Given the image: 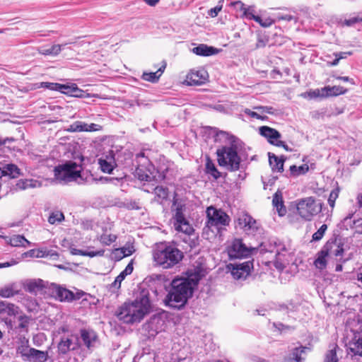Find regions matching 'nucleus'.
<instances>
[{"label": "nucleus", "mask_w": 362, "mask_h": 362, "mask_svg": "<svg viewBox=\"0 0 362 362\" xmlns=\"http://www.w3.org/2000/svg\"><path fill=\"white\" fill-rule=\"evenodd\" d=\"M61 45H53L50 47H41L38 48V52L43 55L56 56L62 51Z\"/></svg>", "instance_id": "nucleus-36"}, {"label": "nucleus", "mask_w": 362, "mask_h": 362, "mask_svg": "<svg viewBox=\"0 0 362 362\" xmlns=\"http://www.w3.org/2000/svg\"><path fill=\"white\" fill-rule=\"evenodd\" d=\"M327 229V226L326 224H323L320 226V228L313 235V240L319 241L324 236L325 231Z\"/></svg>", "instance_id": "nucleus-48"}, {"label": "nucleus", "mask_w": 362, "mask_h": 362, "mask_svg": "<svg viewBox=\"0 0 362 362\" xmlns=\"http://www.w3.org/2000/svg\"><path fill=\"white\" fill-rule=\"evenodd\" d=\"M18 293L16 284L13 283L0 288V297L10 298Z\"/></svg>", "instance_id": "nucleus-31"}, {"label": "nucleus", "mask_w": 362, "mask_h": 362, "mask_svg": "<svg viewBox=\"0 0 362 362\" xmlns=\"http://www.w3.org/2000/svg\"><path fill=\"white\" fill-rule=\"evenodd\" d=\"M272 204L276 208L279 216H282L286 214V209L284 206V202L281 192L278 191L274 194L272 199Z\"/></svg>", "instance_id": "nucleus-26"}, {"label": "nucleus", "mask_w": 362, "mask_h": 362, "mask_svg": "<svg viewBox=\"0 0 362 362\" xmlns=\"http://www.w3.org/2000/svg\"><path fill=\"white\" fill-rule=\"evenodd\" d=\"M297 211L301 218L310 221L322 211V204L317 203L312 197L301 199L297 204Z\"/></svg>", "instance_id": "nucleus-8"}, {"label": "nucleus", "mask_w": 362, "mask_h": 362, "mask_svg": "<svg viewBox=\"0 0 362 362\" xmlns=\"http://www.w3.org/2000/svg\"><path fill=\"white\" fill-rule=\"evenodd\" d=\"M255 248L247 247L241 239H234L228 247V254L230 259L247 257Z\"/></svg>", "instance_id": "nucleus-10"}, {"label": "nucleus", "mask_w": 362, "mask_h": 362, "mask_svg": "<svg viewBox=\"0 0 362 362\" xmlns=\"http://www.w3.org/2000/svg\"><path fill=\"white\" fill-rule=\"evenodd\" d=\"M328 257H340L344 253L343 245L336 241H328L322 247Z\"/></svg>", "instance_id": "nucleus-18"}, {"label": "nucleus", "mask_w": 362, "mask_h": 362, "mask_svg": "<svg viewBox=\"0 0 362 362\" xmlns=\"http://www.w3.org/2000/svg\"><path fill=\"white\" fill-rule=\"evenodd\" d=\"M238 226L246 233H255L258 229V223L255 219L247 214H242L238 218Z\"/></svg>", "instance_id": "nucleus-14"}, {"label": "nucleus", "mask_w": 362, "mask_h": 362, "mask_svg": "<svg viewBox=\"0 0 362 362\" xmlns=\"http://www.w3.org/2000/svg\"><path fill=\"white\" fill-rule=\"evenodd\" d=\"M155 312L151 317H162L164 311L155 309L149 300V292L143 289L132 302H125L119 308L117 317H144Z\"/></svg>", "instance_id": "nucleus-2"}, {"label": "nucleus", "mask_w": 362, "mask_h": 362, "mask_svg": "<svg viewBox=\"0 0 362 362\" xmlns=\"http://www.w3.org/2000/svg\"><path fill=\"white\" fill-rule=\"evenodd\" d=\"M71 96L76 98H87L89 96V94L80 89L77 85L74 83Z\"/></svg>", "instance_id": "nucleus-47"}, {"label": "nucleus", "mask_w": 362, "mask_h": 362, "mask_svg": "<svg viewBox=\"0 0 362 362\" xmlns=\"http://www.w3.org/2000/svg\"><path fill=\"white\" fill-rule=\"evenodd\" d=\"M132 271L133 266L132 262H130L127 264L126 268L115 278L114 282L112 284V286L115 288H119L122 281L127 275L132 274Z\"/></svg>", "instance_id": "nucleus-29"}, {"label": "nucleus", "mask_w": 362, "mask_h": 362, "mask_svg": "<svg viewBox=\"0 0 362 362\" xmlns=\"http://www.w3.org/2000/svg\"><path fill=\"white\" fill-rule=\"evenodd\" d=\"M208 73L204 69L191 71L186 77V83L189 86H200L207 81Z\"/></svg>", "instance_id": "nucleus-15"}, {"label": "nucleus", "mask_w": 362, "mask_h": 362, "mask_svg": "<svg viewBox=\"0 0 362 362\" xmlns=\"http://www.w3.org/2000/svg\"><path fill=\"white\" fill-rule=\"evenodd\" d=\"M337 346H334L333 349H331L325 354L324 362H339V358L337 356L336 352Z\"/></svg>", "instance_id": "nucleus-46"}, {"label": "nucleus", "mask_w": 362, "mask_h": 362, "mask_svg": "<svg viewBox=\"0 0 362 362\" xmlns=\"http://www.w3.org/2000/svg\"><path fill=\"white\" fill-rule=\"evenodd\" d=\"M233 6L235 7V8L236 9V11H240L242 13H244V11L246 10V8H247L242 1H235L234 2L233 4Z\"/></svg>", "instance_id": "nucleus-61"}, {"label": "nucleus", "mask_w": 362, "mask_h": 362, "mask_svg": "<svg viewBox=\"0 0 362 362\" xmlns=\"http://www.w3.org/2000/svg\"><path fill=\"white\" fill-rule=\"evenodd\" d=\"M91 248V247H88L86 250L71 248V254L74 255L88 256L90 257H94L96 256L103 257L104 255L105 250L102 249L93 251L90 250Z\"/></svg>", "instance_id": "nucleus-25"}, {"label": "nucleus", "mask_w": 362, "mask_h": 362, "mask_svg": "<svg viewBox=\"0 0 362 362\" xmlns=\"http://www.w3.org/2000/svg\"><path fill=\"white\" fill-rule=\"evenodd\" d=\"M141 318H112V320L110 321V324L111 326H115V329L119 333L120 331H124V328L119 327L117 329L116 326L117 325H120L122 322H125L127 324H133L134 322H140Z\"/></svg>", "instance_id": "nucleus-30"}, {"label": "nucleus", "mask_w": 362, "mask_h": 362, "mask_svg": "<svg viewBox=\"0 0 362 362\" xmlns=\"http://www.w3.org/2000/svg\"><path fill=\"white\" fill-rule=\"evenodd\" d=\"M199 278H179L171 282V288L167 296V304L175 308L183 307L189 298L192 296L193 290L197 285Z\"/></svg>", "instance_id": "nucleus-3"}, {"label": "nucleus", "mask_w": 362, "mask_h": 362, "mask_svg": "<svg viewBox=\"0 0 362 362\" xmlns=\"http://www.w3.org/2000/svg\"><path fill=\"white\" fill-rule=\"evenodd\" d=\"M64 218V214L62 212L52 213L49 216L48 221L51 224H54L56 222H60Z\"/></svg>", "instance_id": "nucleus-51"}, {"label": "nucleus", "mask_w": 362, "mask_h": 362, "mask_svg": "<svg viewBox=\"0 0 362 362\" xmlns=\"http://www.w3.org/2000/svg\"><path fill=\"white\" fill-rule=\"evenodd\" d=\"M32 349L33 348L23 344L17 348V354H20L23 360L28 361L30 357Z\"/></svg>", "instance_id": "nucleus-45"}, {"label": "nucleus", "mask_w": 362, "mask_h": 362, "mask_svg": "<svg viewBox=\"0 0 362 362\" xmlns=\"http://www.w3.org/2000/svg\"><path fill=\"white\" fill-rule=\"evenodd\" d=\"M155 193V200L159 203L162 204L163 201L166 200L168 197V189L167 187H164L163 186H157L154 189Z\"/></svg>", "instance_id": "nucleus-33"}, {"label": "nucleus", "mask_w": 362, "mask_h": 362, "mask_svg": "<svg viewBox=\"0 0 362 362\" xmlns=\"http://www.w3.org/2000/svg\"><path fill=\"white\" fill-rule=\"evenodd\" d=\"M153 257L156 264L163 269H170L182 259L183 253L173 245L160 243L153 250Z\"/></svg>", "instance_id": "nucleus-4"}, {"label": "nucleus", "mask_w": 362, "mask_h": 362, "mask_svg": "<svg viewBox=\"0 0 362 362\" xmlns=\"http://www.w3.org/2000/svg\"><path fill=\"white\" fill-rule=\"evenodd\" d=\"M59 84V83H58L41 82L38 88H43L51 90L58 91Z\"/></svg>", "instance_id": "nucleus-53"}, {"label": "nucleus", "mask_w": 362, "mask_h": 362, "mask_svg": "<svg viewBox=\"0 0 362 362\" xmlns=\"http://www.w3.org/2000/svg\"><path fill=\"white\" fill-rule=\"evenodd\" d=\"M81 338L83 340L84 345L88 349H90L93 346L97 340V335L93 330L81 329Z\"/></svg>", "instance_id": "nucleus-24"}, {"label": "nucleus", "mask_w": 362, "mask_h": 362, "mask_svg": "<svg viewBox=\"0 0 362 362\" xmlns=\"http://www.w3.org/2000/svg\"><path fill=\"white\" fill-rule=\"evenodd\" d=\"M255 110L259 111L261 113H273V108L269 106H257L254 107Z\"/></svg>", "instance_id": "nucleus-58"}, {"label": "nucleus", "mask_w": 362, "mask_h": 362, "mask_svg": "<svg viewBox=\"0 0 362 362\" xmlns=\"http://www.w3.org/2000/svg\"><path fill=\"white\" fill-rule=\"evenodd\" d=\"M19 313V308L16 305L5 301H0V315L16 317L18 315Z\"/></svg>", "instance_id": "nucleus-20"}, {"label": "nucleus", "mask_w": 362, "mask_h": 362, "mask_svg": "<svg viewBox=\"0 0 362 362\" xmlns=\"http://www.w3.org/2000/svg\"><path fill=\"white\" fill-rule=\"evenodd\" d=\"M276 260L274 262V266L275 267L279 269V270H282L284 269V264L281 262V259H280V252L276 250Z\"/></svg>", "instance_id": "nucleus-59"}, {"label": "nucleus", "mask_w": 362, "mask_h": 362, "mask_svg": "<svg viewBox=\"0 0 362 362\" xmlns=\"http://www.w3.org/2000/svg\"><path fill=\"white\" fill-rule=\"evenodd\" d=\"M346 324L353 332V337L347 344L348 349L354 355L362 356V320L349 318Z\"/></svg>", "instance_id": "nucleus-7"}, {"label": "nucleus", "mask_w": 362, "mask_h": 362, "mask_svg": "<svg viewBox=\"0 0 362 362\" xmlns=\"http://www.w3.org/2000/svg\"><path fill=\"white\" fill-rule=\"evenodd\" d=\"M254 21L260 24V25H262V27L264 28H267V27H269L270 25H271V22L269 21V20H266L264 21H263V20L262 19V18L259 16H256Z\"/></svg>", "instance_id": "nucleus-62"}, {"label": "nucleus", "mask_w": 362, "mask_h": 362, "mask_svg": "<svg viewBox=\"0 0 362 362\" xmlns=\"http://www.w3.org/2000/svg\"><path fill=\"white\" fill-rule=\"evenodd\" d=\"M47 291L48 295L62 302H71L78 300L83 295V293L78 292L74 293L69 289L54 283L49 284L47 286Z\"/></svg>", "instance_id": "nucleus-9"}, {"label": "nucleus", "mask_w": 362, "mask_h": 362, "mask_svg": "<svg viewBox=\"0 0 362 362\" xmlns=\"http://www.w3.org/2000/svg\"><path fill=\"white\" fill-rule=\"evenodd\" d=\"M134 252V249L133 246H129L127 247H124L122 248L116 249L114 252L115 257L118 259H121L124 257H127L131 255Z\"/></svg>", "instance_id": "nucleus-42"}, {"label": "nucleus", "mask_w": 362, "mask_h": 362, "mask_svg": "<svg viewBox=\"0 0 362 362\" xmlns=\"http://www.w3.org/2000/svg\"><path fill=\"white\" fill-rule=\"evenodd\" d=\"M151 168L152 170L150 168L144 169L142 166H139L135 170V176L141 181H146L148 182H159L165 178L164 172L160 173L153 166Z\"/></svg>", "instance_id": "nucleus-11"}, {"label": "nucleus", "mask_w": 362, "mask_h": 362, "mask_svg": "<svg viewBox=\"0 0 362 362\" xmlns=\"http://www.w3.org/2000/svg\"><path fill=\"white\" fill-rule=\"evenodd\" d=\"M173 220V226L176 231L189 235L194 232L193 227L189 224L183 214L182 206L177 207Z\"/></svg>", "instance_id": "nucleus-12"}, {"label": "nucleus", "mask_w": 362, "mask_h": 362, "mask_svg": "<svg viewBox=\"0 0 362 362\" xmlns=\"http://www.w3.org/2000/svg\"><path fill=\"white\" fill-rule=\"evenodd\" d=\"M221 6H215L209 11V15L212 18L216 17L218 13L221 11Z\"/></svg>", "instance_id": "nucleus-64"}, {"label": "nucleus", "mask_w": 362, "mask_h": 362, "mask_svg": "<svg viewBox=\"0 0 362 362\" xmlns=\"http://www.w3.org/2000/svg\"><path fill=\"white\" fill-rule=\"evenodd\" d=\"M100 169L103 172L106 173H111L114 169V158L111 157L109 160L106 159L100 158L98 160Z\"/></svg>", "instance_id": "nucleus-39"}, {"label": "nucleus", "mask_w": 362, "mask_h": 362, "mask_svg": "<svg viewBox=\"0 0 362 362\" xmlns=\"http://www.w3.org/2000/svg\"><path fill=\"white\" fill-rule=\"evenodd\" d=\"M244 112H245V113L246 115L250 116L252 118H256V119H264V117L261 116L257 112L252 111L250 109L247 108V109L245 110Z\"/></svg>", "instance_id": "nucleus-60"}, {"label": "nucleus", "mask_w": 362, "mask_h": 362, "mask_svg": "<svg viewBox=\"0 0 362 362\" xmlns=\"http://www.w3.org/2000/svg\"><path fill=\"white\" fill-rule=\"evenodd\" d=\"M20 189H25L28 188H37L42 186V182L35 179L21 180L17 184Z\"/></svg>", "instance_id": "nucleus-32"}, {"label": "nucleus", "mask_w": 362, "mask_h": 362, "mask_svg": "<svg viewBox=\"0 0 362 362\" xmlns=\"http://www.w3.org/2000/svg\"><path fill=\"white\" fill-rule=\"evenodd\" d=\"M36 251H37V254H36V257L37 258L45 257H47V256H50V257L56 256V257H58L57 252L52 251V250H44V249H39V250H36Z\"/></svg>", "instance_id": "nucleus-50"}, {"label": "nucleus", "mask_w": 362, "mask_h": 362, "mask_svg": "<svg viewBox=\"0 0 362 362\" xmlns=\"http://www.w3.org/2000/svg\"><path fill=\"white\" fill-rule=\"evenodd\" d=\"M254 21L260 24V25H262V27L264 28H267V27H269L270 25H271V22L269 21V20H266L264 21H263V20L262 19V18L259 16H256Z\"/></svg>", "instance_id": "nucleus-63"}, {"label": "nucleus", "mask_w": 362, "mask_h": 362, "mask_svg": "<svg viewBox=\"0 0 362 362\" xmlns=\"http://www.w3.org/2000/svg\"><path fill=\"white\" fill-rule=\"evenodd\" d=\"M20 169L13 163L1 164L0 166V177L8 176L10 178H16L20 175Z\"/></svg>", "instance_id": "nucleus-19"}, {"label": "nucleus", "mask_w": 362, "mask_h": 362, "mask_svg": "<svg viewBox=\"0 0 362 362\" xmlns=\"http://www.w3.org/2000/svg\"><path fill=\"white\" fill-rule=\"evenodd\" d=\"M47 355L45 352L32 349L30 357L28 361L33 362H45L47 360Z\"/></svg>", "instance_id": "nucleus-38"}, {"label": "nucleus", "mask_w": 362, "mask_h": 362, "mask_svg": "<svg viewBox=\"0 0 362 362\" xmlns=\"http://www.w3.org/2000/svg\"><path fill=\"white\" fill-rule=\"evenodd\" d=\"M309 170V167L307 164H303L300 166L293 165L290 167L291 175L297 177L300 175H305Z\"/></svg>", "instance_id": "nucleus-43"}, {"label": "nucleus", "mask_w": 362, "mask_h": 362, "mask_svg": "<svg viewBox=\"0 0 362 362\" xmlns=\"http://www.w3.org/2000/svg\"><path fill=\"white\" fill-rule=\"evenodd\" d=\"M10 244L13 247H26L30 245V243L23 235H14L10 238Z\"/></svg>", "instance_id": "nucleus-35"}, {"label": "nucleus", "mask_w": 362, "mask_h": 362, "mask_svg": "<svg viewBox=\"0 0 362 362\" xmlns=\"http://www.w3.org/2000/svg\"><path fill=\"white\" fill-rule=\"evenodd\" d=\"M58 351L59 354H66L71 350L78 347L77 344L74 343L69 337H62L58 344Z\"/></svg>", "instance_id": "nucleus-22"}, {"label": "nucleus", "mask_w": 362, "mask_h": 362, "mask_svg": "<svg viewBox=\"0 0 362 362\" xmlns=\"http://www.w3.org/2000/svg\"><path fill=\"white\" fill-rule=\"evenodd\" d=\"M317 258L314 262V264L319 269H323L327 266L326 258L329 256L322 247L317 254Z\"/></svg>", "instance_id": "nucleus-37"}, {"label": "nucleus", "mask_w": 362, "mask_h": 362, "mask_svg": "<svg viewBox=\"0 0 362 362\" xmlns=\"http://www.w3.org/2000/svg\"><path fill=\"white\" fill-rule=\"evenodd\" d=\"M166 64H164L161 67H160L156 72H144L142 75V79L146 81H149L151 83H156L158 81L159 78L162 75L165 69Z\"/></svg>", "instance_id": "nucleus-28"}, {"label": "nucleus", "mask_w": 362, "mask_h": 362, "mask_svg": "<svg viewBox=\"0 0 362 362\" xmlns=\"http://www.w3.org/2000/svg\"><path fill=\"white\" fill-rule=\"evenodd\" d=\"M216 140L223 139L228 142V146H224L217 149L218 163L221 166H226L230 171L238 170L240 168V158L238 152L242 148L241 141L235 136L224 131L216 132Z\"/></svg>", "instance_id": "nucleus-1"}, {"label": "nucleus", "mask_w": 362, "mask_h": 362, "mask_svg": "<svg viewBox=\"0 0 362 362\" xmlns=\"http://www.w3.org/2000/svg\"><path fill=\"white\" fill-rule=\"evenodd\" d=\"M74 84V83H70V84L69 83H68V84L59 83V88H58V91L63 94L68 95L71 96Z\"/></svg>", "instance_id": "nucleus-49"}, {"label": "nucleus", "mask_w": 362, "mask_h": 362, "mask_svg": "<svg viewBox=\"0 0 362 362\" xmlns=\"http://www.w3.org/2000/svg\"><path fill=\"white\" fill-rule=\"evenodd\" d=\"M117 237L115 235H103L100 238V242L106 245H110L116 240Z\"/></svg>", "instance_id": "nucleus-56"}, {"label": "nucleus", "mask_w": 362, "mask_h": 362, "mask_svg": "<svg viewBox=\"0 0 362 362\" xmlns=\"http://www.w3.org/2000/svg\"><path fill=\"white\" fill-rule=\"evenodd\" d=\"M268 327L272 332L276 333H282L283 332H286V330H289L291 329L290 326L285 325L280 322H269Z\"/></svg>", "instance_id": "nucleus-40"}, {"label": "nucleus", "mask_w": 362, "mask_h": 362, "mask_svg": "<svg viewBox=\"0 0 362 362\" xmlns=\"http://www.w3.org/2000/svg\"><path fill=\"white\" fill-rule=\"evenodd\" d=\"M206 213L207 221L203 229L204 234L208 233L209 230L214 233H218L220 227L229 225L230 218L223 210L211 206L206 209Z\"/></svg>", "instance_id": "nucleus-5"}, {"label": "nucleus", "mask_w": 362, "mask_h": 362, "mask_svg": "<svg viewBox=\"0 0 362 362\" xmlns=\"http://www.w3.org/2000/svg\"><path fill=\"white\" fill-rule=\"evenodd\" d=\"M327 95L337 96L339 95L344 94L347 92V89L340 86H334L332 87H326Z\"/></svg>", "instance_id": "nucleus-44"}, {"label": "nucleus", "mask_w": 362, "mask_h": 362, "mask_svg": "<svg viewBox=\"0 0 362 362\" xmlns=\"http://www.w3.org/2000/svg\"><path fill=\"white\" fill-rule=\"evenodd\" d=\"M49 285L41 279L33 280L28 282L25 286L26 291L35 295L47 293V286Z\"/></svg>", "instance_id": "nucleus-16"}, {"label": "nucleus", "mask_w": 362, "mask_h": 362, "mask_svg": "<svg viewBox=\"0 0 362 362\" xmlns=\"http://www.w3.org/2000/svg\"><path fill=\"white\" fill-rule=\"evenodd\" d=\"M102 126L98 124L91 123L87 124L86 132H98L102 130Z\"/></svg>", "instance_id": "nucleus-57"}, {"label": "nucleus", "mask_w": 362, "mask_h": 362, "mask_svg": "<svg viewBox=\"0 0 362 362\" xmlns=\"http://www.w3.org/2000/svg\"><path fill=\"white\" fill-rule=\"evenodd\" d=\"M87 123L82 121H76L69 126L66 131L69 132H86Z\"/></svg>", "instance_id": "nucleus-41"}, {"label": "nucleus", "mask_w": 362, "mask_h": 362, "mask_svg": "<svg viewBox=\"0 0 362 362\" xmlns=\"http://www.w3.org/2000/svg\"><path fill=\"white\" fill-rule=\"evenodd\" d=\"M122 206L129 210H139L141 209L139 203L134 200H130L122 203Z\"/></svg>", "instance_id": "nucleus-55"}, {"label": "nucleus", "mask_w": 362, "mask_h": 362, "mask_svg": "<svg viewBox=\"0 0 362 362\" xmlns=\"http://www.w3.org/2000/svg\"><path fill=\"white\" fill-rule=\"evenodd\" d=\"M269 163L273 172L282 173L284 171V163L285 158L281 156L279 158L275 154L269 153Z\"/></svg>", "instance_id": "nucleus-21"}, {"label": "nucleus", "mask_w": 362, "mask_h": 362, "mask_svg": "<svg viewBox=\"0 0 362 362\" xmlns=\"http://www.w3.org/2000/svg\"><path fill=\"white\" fill-rule=\"evenodd\" d=\"M205 166L206 173L211 175L214 179L217 180L221 177V173L218 170L214 162L209 156L206 158Z\"/></svg>", "instance_id": "nucleus-34"}, {"label": "nucleus", "mask_w": 362, "mask_h": 362, "mask_svg": "<svg viewBox=\"0 0 362 362\" xmlns=\"http://www.w3.org/2000/svg\"><path fill=\"white\" fill-rule=\"evenodd\" d=\"M253 264L251 261H246L241 264H229L227 268L230 271L235 279H245L250 273Z\"/></svg>", "instance_id": "nucleus-13"}, {"label": "nucleus", "mask_w": 362, "mask_h": 362, "mask_svg": "<svg viewBox=\"0 0 362 362\" xmlns=\"http://www.w3.org/2000/svg\"><path fill=\"white\" fill-rule=\"evenodd\" d=\"M305 347L296 348L284 360V362H302L301 354L305 351Z\"/></svg>", "instance_id": "nucleus-27"}, {"label": "nucleus", "mask_w": 362, "mask_h": 362, "mask_svg": "<svg viewBox=\"0 0 362 362\" xmlns=\"http://www.w3.org/2000/svg\"><path fill=\"white\" fill-rule=\"evenodd\" d=\"M242 17L248 20H254L256 15L255 14V9L253 6H248L244 13L241 14Z\"/></svg>", "instance_id": "nucleus-54"}, {"label": "nucleus", "mask_w": 362, "mask_h": 362, "mask_svg": "<svg viewBox=\"0 0 362 362\" xmlns=\"http://www.w3.org/2000/svg\"><path fill=\"white\" fill-rule=\"evenodd\" d=\"M259 134L265 137L268 142L274 146L281 141V135L275 129L267 126H262L259 129Z\"/></svg>", "instance_id": "nucleus-17"}, {"label": "nucleus", "mask_w": 362, "mask_h": 362, "mask_svg": "<svg viewBox=\"0 0 362 362\" xmlns=\"http://www.w3.org/2000/svg\"><path fill=\"white\" fill-rule=\"evenodd\" d=\"M82 167L74 161H67L54 168V177L61 184L77 181L81 179Z\"/></svg>", "instance_id": "nucleus-6"}, {"label": "nucleus", "mask_w": 362, "mask_h": 362, "mask_svg": "<svg viewBox=\"0 0 362 362\" xmlns=\"http://www.w3.org/2000/svg\"><path fill=\"white\" fill-rule=\"evenodd\" d=\"M339 196V189H333L329 196L328 198V204L330 206V207L334 208L335 204V201L338 198Z\"/></svg>", "instance_id": "nucleus-52"}, {"label": "nucleus", "mask_w": 362, "mask_h": 362, "mask_svg": "<svg viewBox=\"0 0 362 362\" xmlns=\"http://www.w3.org/2000/svg\"><path fill=\"white\" fill-rule=\"evenodd\" d=\"M192 52L199 56L208 57L217 54L218 50L214 47H210L205 44H200L192 49Z\"/></svg>", "instance_id": "nucleus-23"}]
</instances>
